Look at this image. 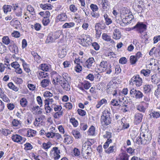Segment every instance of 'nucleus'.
Returning <instances> with one entry per match:
<instances>
[{"mask_svg": "<svg viewBox=\"0 0 160 160\" xmlns=\"http://www.w3.org/2000/svg\"><path fill=\"white\" fill-rule=\"evenodd\" d=\"M65 142L67 144H71L72 142V137L69 136H67L64 138Z\"/></svg>", "mask_w": 160, "mask_h": 160, "instance_id": "8fccbe9b", "label": "nucleus"}, {"mask_svg": "<svg viewBox=\"0 0 160 160\" xmlns=\"http://www.w3.org/2000/svg\"><path fill=\"white\" fill-rule=\"evenodd\" d=\"M67 19V17L66 14L62 13L58 15L57 17L56 22H58L59 21H65Z\"/></svg>", "mask_w": 160, "mask_h": 160, "instance_id": "9b49d317", "label": "nucleus"}, {"mask_svg": "<svg viewBox=\"0 0 160 160\" xmlns=\"http://www.w3.org/2000/svg\"><path fill=\"white\" fill-rule=\"evenodd\" d=\"M75 25V23L73 22H66L62 25V28H70L74 27Z\"/></svg>", "mask_w": 160, "mask_h": 160, "instance_id": "5701e85b", "label": "nucleus"}, {"mask_svg": "<svg viewBox=\"0 0 160 160\" xmlns=\"http://www.w3.org/2000/svg\"><path fill=\"white\" fill-rule=\"evenodd\" d=\"M132 28L135 29L138 33L142 34L146 30L147 26L142 22H138Z\"/></svg>", "mask_w": 160, "mask_h": 160, "instance_id": "20e7f679", "label": "nucleus"}, {"mask_svg": "<svg viewBox=\"0 0 160 160\" xmlns=\"http://www.w3.org/2000/svg\"><path fill=\"white\" fill-rule=\"evenodd\" d=\"M22 122L21 121L16 119H14L12 122L13 125L15 127H19L21 126Z\"/></svg>", "mask_w": 160, "mask_h": 160, "instance_id": "4c0bfd02", "label": "nucleus"}, {"mask_svg": "<svg viewBox=\"0 0 160 160\" xmlns=\"http://www.w3.org/2000/svg\"><path fill=\"white\" fill-rule=\"evenodd\" d=\"M92 144L90 142L87 141L83 144L82 148V151H83L87 149V147H88L90 145H91Z\"/></svg>", "mask_w": 160, "mask_h": 160, "instance_id": "603ef678", "label": "nucleus"}, {"mask_svg": "<svg viewBox=\"0 0 160 160\" xmlns=\"http://www.w3.org/2000/svg\"><path fill=\"white\" fill-rule=\"evenodd\" d=\"M45 109L46 111V113H50L51 111H52L53 110L52 108L49 106V105H47L46 103H45L44 105Z\"/></svg>", "mask_w": 160, "mask_h": 160, "instance_id": "37998d69", "label": "nucleus"}, {"mask_svg": "<svg viewBox=\"0 0 160 160\" xmlns=\"http://www.w3.org/2000/svg\"><path fill=\"white\" fill-rule=\"evenodd\" d=\"M36 132L32 129H29L27 131V136L28 137H32L36 134Z\"/></svg>", "mask_w": 160, "mask_h": 160, "instance_id": "f704fd0d", "label": "nucleus"}, {"mask_svg": "<svg viewBox=\"0 0 160 160\" xmlns=\"http://www.w3.org/2000/svg\"><path fill=\"white\" fill-rule=\"evenodd\" d=\"M0 95L1 98L4 102H8L9 101V99L7 97L6 95L3 92H1Z\"/></svg>", "mask_w": 160, "mask_h": 160, "instance_id": "3c124183", "label": "nucleus"}, {"mask_svg": "<svg viewBox=\"0 0 160 160\" xmlns=\"http://www.w3.org/2000/svg\"><path fill=\"white\" fill-rule=\"evenodd\" d=\"M103 16L105 20L106 24L107 25H108L112 23L111 19L108 18V16L107 14H104Z\"/></svg>", "mask_w": 160, "mask_h": 160, "instance_id": "7c9ffc66", "label": "nucleus"}, {"mask_svg": "<svg viewBox=\"0 0 160 160\" xmlns=\"http://www.w3.org/2000/svg\"><path fill=\"white\" fill-rule=\"evenodd\" d=\"M137 109L140 112H144L146 110L145 108L142 105H139L138 106Z\"/></svg>", "mask_w": 160, "mask_h": 160, "instance_id": "e2e57ef3", "label": "nucleus"}, {"mask_svg": "<svg viewBox=\"0 0 160 160\" xmlns=\"http://www.w3.org/2000/svg\"><path fill=\"white\" fill-rule=\"evenodd\" d=\"M33 27H34V28L37 31H39L40 30L41 28V25L39 23H36L35 24L34 26L32 25L31 28H33Z\"/></svg>", "mask_w": 160, "mask_h": 160, "instance_id": "bf43d9fd", "label": "nucleus"}, {"mask_svg": "<svg viewBox=\"0 0 160 160\" xmlns=\"http://www.w3.org/2000/svg\"><path fill=\"white\" fill-rule=\"evenodd\" d=\"M151 72V71L149 69H142L140 71V73L145 77H148Z\"/></svg>", "mask_w": 160, "mask_h": 160, "instance_id": "bb28decb", "label": "nucleus"}, {"mask_svg": "<svg viewBox=\"0 0 160 160\" xmlns=\"http://www.w3.org/2000/svg\"><path fill=\"white\" fill-rule=\"evenodd\" d=\"M113 38L115 39H118L121 36V32L117 28L115 29L113 33Z\"/></svg>", "mask_w": 160, "mask_h": 160, "instance_id": "2eb2a0df", "label": "nucleus"}, {"mask_svg": "<svg viewBox=\"0 0 160 160\" xmlns=\"http://www.w3.org/2000/svg\"><path fill=\"white\" fill-rule=\"evenodd\" d=\"M130 94L132 97L136 99L142 98L143 96V93L140 91L137 90L134 88H132L130 91Z\"/></svg>", "mask_w": 160, "mask_h": 160, "instance_id": "39448f33", "label": "nucleus"}, {"mask_svg": "<svg viewBox=\"0 0 160 160\" xmlns=\"http://www.w3.org/2000/svg\"><path fill=\"white\" fill-rule=\"evenodd\" d=\"M40 68L42 71L45 72L49 71L51 69V66L49 64H42L40 66Z\"/></svg>", "mask_w": 160, "mask_h": 160, "instance_id": "f8f14e48", "label": "nucleus"}, {"mask_svg": "<svg viewBox=\"0 0 160 160\" xmlns=\"http://www.w3.org/2000/svg\"><path fill=\"white\" fill-rule=\"evenodd\" d=\"M52 96L53 94L49 91L45 92L43 94V96L45 98H47V99H48V98H50L51 97H52Z\"/></svg>", "mask_w": 160, "mask_h": 160, "instance_id": "13d9d810", "label": "nucleus"}, {"mask_svg": "<svg viewBox=\"0 0 160 160\" xmlns=\"http://www.w3.org/2000/svg\"><path fill=\"white\" fill-rule=\"evenodd\" d=\"M151 134L150 133H140V135L137 137L136 143L138 144L146 145L149 143L152 139Z\"/></svg>", "mask_w": 160, "mask_h": 160, "instance_id": "f257e3e1", "label": "nucleus"}, {"mask_svg": "<svg viewBox=\"0 0 160 160\" xmlns=\"http://www.w3.org/2000/svg\"><path fill=\"white\" fill-rule=\"evenodd\" d=\"M70 122L74 127H77L78 124L77 121L75 120L74 118H72L70 119Z\"/></svg>", "mask_w": 160, "mask_h": 160, "instance_id": "0e129e2a", "label": "nucleus"}, {"mask_svg": "<svg viewBox=\"0 0 160 160\" xmlns=\"http://www.w3.org/2000/svg\"><path fill=\"white\" fill-rule=\"evenodd\" d=\"M67 54L66 50L62 48L59 51L58 56L61 58H64Z\"/></svg>", "mask_w": 160, "mask_h": 160, "instance_id": "412c9836", "label": "nucleus"}, {"mask_svg": "<svg viewBox=\"0 0 160 160\" xmlns=\"http://www.w3.org/2000/svg\"><path fill=\"white\" fill-rule=\"evenodd\" d=\"M27 10L32 15H35V12L33 7L30 5H28L27 7Z\"/></svg>", "mask_w": 160, "mask_h": 160, "instance_id": "473e14b6", "label": "nucleus"}, {"mask_svg": "<svg viewBox=\"0 0 160 160\" xmlns=\"http://www.w3.org/2000/svg\"><path fill=\"white\" fill-rule=\"evenodd\" d=\"M106 28L105 25L102 23L101 22L100 23H97L95 25V30H101L104 29H105Z\"/></svg>", "mask_w": 160, "mask_h": 160, "instance_id": "f3484780", "label": "nucleus"}, {"mask_svg": "<svg viewBox=\"0 0 160 160\" xmlns=\"http://www.w3.org/2000/svg\"><path fill=\"white\" fill-rule=\"evenodd\" d=\"M107 103V100L105 99H102L101 100L98 102V104L96 105V107L97 108H99L103 104H106Z\"/></svg>", "mask_w": 160, "mask_h": 160, "instance_id": "e433bc0d", "label": "nucleus"}, {"mask_svg": "<svg viewBox=\"0 0 160 160\" xmlns=\"http://www.w3.org/2000/svg\"><path fill=\"white\" fill-rule=\"evenodd\" d=\"M24 149L26 150H30L33 148L32 146L29 143H26L24 145Z\"/></svg>", "mask_w": 160, "mask_h": 160, "instance_id": "6e6d98bb", "label": "nucleus"}, {"mask_svg": "<svg viewBox=\"0 0 160 160\" xmlns=\"http://www.w3.org/2000/svg\"><path fill=\"white\" fill-rule=\"evenodd\" d=\"M72 133L76 138H79L81 136L80 132L77 130H73L72 131Z\"/></svg>", "mask_w": 160, "mask_h": 160, "instance_id": "c03bdc74", "label": "nucleus"}, {"mask_svg": "<svg viewBox=\"0 0 160 160\" xmlns=\"http://www.w3.org/2000/svg\"><path fill=\"white\" fill-rule=\"evenodd\" d=\"M116 149V146L114 144L110 146L107 149L105 150V152L107 153H110L115 152Z\"/></svg>", "mask_w": 160, "mask_h": 160, "instance_id": "a211bd4d", "label": "nucleus"}, {"mask_svg": "<svg viewBox=\"0 0 160 160\" xmlns=\"http://www.w3.org/2000/svg\"><path fill=\"white\" fill-rule=\"evenodd\" d=\"M35 121L34 122L33 124L36 126H38L40 123V122H42V119L41 117H39L35 119Z\"/></svg>", "mask_w": 160, "mask_h": 160, "instance_id": "5fc2aeb1", "label": "nucleus"}, {"mask_svg": "<svg viewBox=\"0 0 160 160\" xmlns=\"http://www.w3.org/2000/svg\"><path fill=\"white\" fill-rule=\"evenodd\" d=\"M40 5V7L44 10L47 9L51 10L52 9L51 5L49 4H41Z\"/></svg>", "mask_w": 160, "mask_h": 160, "instance_id": "cd10ccee", "label": "nucleus"}, {"mask_svg": "<svg viewBox=\"0 0 160 160\" xmlns=\"http://www.w3.org/2000/svg\"><path fill=\"white\" fill-rule=\"evenodd\" d=\"M69 81L64 80L61 84V86L66 91H68L70 89V86L68 83Z\"/></svg>", "mask_w": 160, "mask_h": 160, "instance_id": "dca6fc26", "label": "nucleus"}, {"mask_svg": "<svg viewBox=\"0 0 160 160\" xmlns=\"http://www.w3.org/2000/svg\"><path fill=\"white\" fill-rule=\"evenodd\" d=\"M60 150L58 147H53L51 151L50 155L54 160L58 159L60 157Z\"/></svg>", "mask_w": 160, "mask_h": 160, "instance_id": "423d86ee", "label": "nucleus"}, {"mask_svg": "<svg viewBox=\"0 0 160 160\" xmlns=\"http://www.w3.org/2000/svg\"><path fill=\"white\" fill-rule=\"evenodd\" d=\"M152 86V85L146 84L144 86L143 89L145 93H148L150 92Z\"/></svg>", "mask_w": 160, "mask_h": 160, "instance_id": "aec40b11", "label": "nucleus"}, {"mask_svg": "<svg viewBox=\"0 0 160 160\" xmlns=\"http://www.w3.org/2000/svg\"><path fill=\"white\" fill-rule=\"evenodd\" d=\"M90 7L92 11V12H96L97 11L98 9V8L97 5L93 4H91Z\"/></svg>", "mask_w": 160, "mask_h": 160, "instance_id": "774afa93", "label": "nucleus"}, {"mask_svg": "<svg viewBox=\"0 0 160 160\" xmlns=\"http://www.w3.org/2000/svg\"><path fill=\"white\" fill-rule=\"evenodd\" d=\"M112 142L111 139H108L107 141L104 143L103 147L104 149H106L108 147L109 144Z\"/></svg>", "mask_w": 160, "mask_h": 160, "instance_id": "680f3d73", "label": "nucleus"}, {"mask_svg": "<svg viewBox=\"0 0 160 160\" xmlns=\"http://www.w3.org/2000/svg\"><path fill=\"white\" fill-rule=\"evenodd\" d=\"M110 65L108 64L107 61H102L100 63V66L101 67L103 68L102 70L104 72V70H106V68L108 67V66Z\"/></svg>", "mask_w": 160, "mask_h": 160, "instance_id": "a878e982", "label": "nucleus"}, {"mask_svg": "<svg viewBox=\"0 0 160 160\" xmlns=\"http://www.w3.org/2000/svg\"><path fill=\"white\" fill-rule=\"evenodd\" d=\"M86 44L87 46L91 44L92 43V40L90 37V36L88 35H83Z\"/></svg>", "mask_w": 160, "mask_h": 160, "instance_id": "4be33fe9", "label": "nucleus"}, {"mask_svg": "<svg viewBox=\"0 0 160 160\" xmlns=\"http://www.w3.org/2000/svg\"><path fill=\"white\" fill-rule=\"evenodd\" d=\"M63 115L62 111H60L55 113L53 115V117L56 119H59Z\"/></svg>", "mask_w": 160, "mask_h": 160, "instance_id": "c85d7f7f", "label": "nucleus"}, {"mask_svg": "<svg viewBox=\"0 0 160 160\" xmlns=\"http://www.w3.org/2000/svg\"><path fill=\"white\" fill-rule=\"evenodd\" d=\"M55 74L54 77L55 79H53V82H54V83H56L55 82V80H56V82L59 83L60 85H61V84L63 82H62L64 80H63V78L61 76L57 74L56 72H55Z\"/></svg>", "mask_w": 160, "mask_h": 160, "instance_id": "4468645a", "label": "nucleus"}, {"mask_svg": "<svg viewBox=\"0 0 160 160\" xmlns=\"http://www.w3.org/2000/svg\"><path fill=\"white\" fill-rule=\"evenodd\" d=\"M20 104L22 107H25L28 104V101L27 99L24 98H22L20 100Z\"/></svg>", "mask_w": 160, "mask_h": 160, "instance_id": "58836bf2", "label": "nucleus"}, {"mask_svg": "<svg viewBox=\"0 0 160 160\" xmlns=\"http://www.w3.org/2000/svg\"><path fill=\"white\" fill-rule=\"evenodd\" d=\"M51 83L49 79H46L43 80L41 82V85L43 88H45Z\"/></svg>", "mask_w": 160, "mask_h": 160, "instance_id": "6ab92c4d", "label": "nucleus"}, {"mask_svg": "<svg viewBox=\"0 0 160 160\" xmlns=\"http://www.w3.org/2000/svg\"><path fill=\"white\" fill-rule=\"evenodd\" d=\"M95 133V128L93 126H92L88 130V134L93 135Z\"/></svg>", "mask_w": 160, "mask_h": 160, "instance_id": "de8ad7c7", "label": "nucleus"}, {"mask_svg": "<svg viewBox=\"0 0 160 160\" xmlns=\"http://www.w3.org/2000/svg\"><path fill=\"white\" fill-rule=\"evenodd\" d=\"M55 40V39L53 36V33L51 32L48 34L46 42L47 43L52 42Z\"/></svg>", "mask_w": 160, "mask_h": 160, "instance_id": "ddd939ff", "label": "nucleus"}, {"mask_svg": "<svg viewBox=\"0 0 160 160\" xmlns=\"http://www.w3.org/2000/svg\"><path fill=\"white\" fill-rule=\"evenodd\" d=\"M110 110L109 109H106L102 112L101 116L100 122L102 125L106 126L109 125L111 122Z\"/></svg>", "mask_w": 160, "mask_h": 160, "instance_id": "f03ea898", "label": "nucleus"}, {"mask_svg": "<svg viewBox=\"0 0 160 160\" xmlns=\"http://www.w3.org/2000/svg\"><path fill=\"white\" fill-rule=\"evenodd\" d=\"M102 7L103 9H107L108 8V2L107 0H102Z\"/></svg>", "mask_w": 160, "mask_h": 160, "instance_id": "72a5a7b5", "label": "nucleus"}, {"mask_svg": "<svg viewBox=\"0 0 160 160\" xmlns=\"http://www.w3.org/2000/svg\"><path fill=\"white\" fill-rule=\"evenodd\" d=\"M143 115L140 113H136L134 115V123L135 124L139 123L142 121Z\"/></svg>", "mask_w": 160, "mask_h": 160, "instance_id": "9d476101", "label": "nucleus"}, {"mask_svg": "<svg viewBox=\"0 0 160 160\" xmlns=\"http://www.w3.org/2000/svg\"><path fill=\"white\" fill-rule=\"evenodd\" d=\"M129 82L130 84L132 83V85H135L137 87L141 86L143 82L142 78L138 75L133 76L130 80Z\"/></svg>", "mask_w": 160, "mask_h": 160, "instance_id": "7ed1b4c3", "label": "nucleus"}, {"mask_svg": "<svg viewBox=\"0 0 160 160\" xmlns=\"http://www.w3.org/2000/svg\"><path fill=\"white\" fill-rule=\"evenodd\" d=\"M42 22L44 26H47L50 22L49 19L48 17L44 18L42 20Z\"/></svg>", "mask_w": 160, "mask_h": 160, "instance_id": "052dcab7", "label": "nucleus"}, {"mask_svg": "<svg viewBox=\"0 0 160 160\" xmlns=\"http://www.w3.org/2000/svg\"><path fill=\"white\" fill-rule=\"evenodd\" d=\"M102 38L104 40L107 42L110 41L111 40L110 36L105 33L102 34Z\"/></svg>", "mask_w": 160, "mask_h": 160, "instance_id": "a18cd8bd", "label": "nucleus"}, {"mask_svg": "<svg viewBox=\"0 0 160 160\" xmlns=\"http://www.w3.org/2000/svg\"><path fill=\"white\" fill-rule=\"evenodd\" d=\"M79 43L83 47H86L87 46V44H86L85 41L84 37H83L82 39H79Z\"/></svg>", "mask_w": 160, "mask_h": 160, "instance_id": "338daca9", "label": "nucleus"}, {"mask_svg": "<svg viewBox=\"0 0 160 160\" xmlns=\"http://www.w3.org/2000/svg\"><path fill=\"white\" fill-rule=\"evenodd\" d=\"M4 12L7 13L8 12H9L11 10V6L10 5H4L3 7Z\"/></svg>", "mask_w": 160, "mask_h": 160, "instance_id": "2f4dec72", "label": "nucleus"}, {"mask_svg": "<svg viewBox=\"0 0 160 160\" xmlns=\"http://www.w3.org/2000/svg\"><path fill=\"white\" fill-rule=\"evenodd\" d=\"M62 34V32L60 31H58L53 33V36L55 40L58 39Z\"/></svg>", "mask_w": 160, "mask_h": 160, "instance_id": "a19ab883", "label": "nucleus"}, {"mask_svg": "<svg viewBox=\"0 0 160 160\" xmlns=\"http://www.w3.org/2000/svg\"><path fill=\"white\" fill-rule=\"evenodd\" d=\"M8 86L9 88L15 91H17L18 90V88L15 86L12 82L9 83L8 84Z\"/></svg>", "mask_w": 160, "mask_h": 160, "instance_id": "49530a36", "label": "nucleus"}, {"mask_svg": "<svg viewBox=\"0 0 160 160\" xmlns=\"http://www.w3.org/2000/svg\"><path fill=\"white\" fill-rule=\"evenodd\" d=\"M137 61V59L135 56H131L130 57V61L132 64H134Z\"/></svg>", "mask_w": 160, "mask_h": 160, "instance_id": "69168bd1", "label": "nucleus"}, {"mask_svg": "<svg viewBox=\"0 0 160 160\" xmlns=\"http://www.w3.org/2000/svg\"><path fill=\"white\" fill-rule=\"evenodd\" d=\"M2 42L6 45H8L9 43H10V40L8 36H4L2 38Z\"/></svg>", "mask_w": 160, "mask_h": 160, "instance_id": "79ce46f5", "label": "nucleus"}, {"mask_svg": "<svg viewBox=\"0 0 160 160\" xmlns=\"http://www.w3.org/2000/svg\"><path fill=\"white\" fill-rule=\"evenodd\" d=\"M48 73L43 72H40L39 73V76L38 78L39 79H41L42 78H46L48 76Z\"/></svg>", "mask_w": 160, "mask_h": 160, "instance_id": "c9c22d12", "label": "nucleus"}, {"mask_svg": "<svg viewBox=\"0 0 160 160\" xmlns=\"http://www.w3.org/2000/svg\"><path fill=\"white\" fill-rule=\"evenodd\" d=\"M129 155L126 153H122L120 156V160H129Z\"/></svg>", "mask_w": 160, "mask_h": 160, "instance_id": "4d7b16f0", "label": "nucleus"}, {"mask_svg": "<svg viewBox=\"0 0 160 160\" xmlns=\"http://www.w3.org/2000/svg\"><path fill=\"white\" fill-rule=\"evenodd\" d=\"M62 76L63 80H65V81H70L71 80L70 78L67 73H63Z\"/></svg>", "mask_w": 160, "mask_h": 160, "instance_id": "09e8293b", "label": "nucleus"}, {"mask_svg": "<svg viewBox=\"0 0 160 160\" xmlns=\"http://www.w3.org/2000/svg\"><path fill=\"white\" fill-rule=\"evenodd\" d=\"M55 101L54 100L53 98H48L44 100V103H46L48 105H51L55 103Z\"/></svg>", "mask_w": 160, "mask_h": 160, "instance_id": "c756f323", "label": "nucleus"}, {"mask_svg": "<svg viewBox=\"0 0 160 160\" xmlns=\"http://www.w3.org/2000/svg\"><path fill=\"white\" fill-rule=\"evenodd\" d=\"M94 62L93 58H89L84 63V66L88 69H92L94 66Z\"/></svg>", "mask_w": 160, "mask_h": 160, "instance_id": "0eeeda50", "label": "nucleus"}, {"mask_svg": "<svg viewBox=\"0 0 160 160\" xmlns=\"http://www.w3.org/2000/svg\"><path fill=\"white\" fill-rule=\"evenodd\" d=\"M12 138L14 142H20L21 143L24 142L26 140V139L25 138H22L20 136L17 134L12 135Z\"/></svg>", "mask_w": 160, "mask_h": 160, "instance_id": "6e6552de", "label": "nucleus"}, {"mask_svg": "<svg viewBox=\"0 0 160 160\" xmlns=\"http://www.w3.org/2000/svg\"><path fill=\"white\" fill-rule=\"evenodd\" d=\"M52 144L50 142H48L47 143H43L42 145V147L43 148L45 149L46 151H47L48 149H49L51 146Z\"/></svg>", "mask_w": 160, "mask_h": 160, "instance_id": "ea45409f", "label": "nucleus"}, {"mask_svg": "<svg viewBox=\"0 0 160 160\" xmlns=\"http://www.w3.org/2000/svg\"><path fill=\"white\" fill-rule=\"evenodd\" d=\"M32 55L34 58V60L39 63L40 62V61L42 59L41 57L39 56L37 53L33 52L32 53Z\"/></svg>", "mask_w": 160, "mask_h": 160, "instance_id": "393cba45", "label": "nucleus"}, {"mask_svg": "<svg viewBox=\"0 0 160 160\" xmlns=\"http://www.w3.org/2000/svg\"><path fill=\"white\" fill-rule=\"evenodd\" d=\"M8 48L11 52L15 54H17L18 52V48L13 41L10 42L8 46Z\"/></svg>", "mask_w": 160, "mask_h": 160, "instance_id": "1a4fd4ad", "label": "nucleus"}, {"mask_svg": "<svg viewBox=\"0 0 160 160\" xmlns=\"http://www.w3.org/2000/svg\"><path fill=\"white\" fill-rule=\"evenodd\" d=\"M149 115L151 117H153L154 118H158L160 116V114L159 112L153 111Z\"/></svg>", "mask_w": 160, "mask_h": 160, "instance_id": "864d4df0", "label": "nucleus"}, {"mask_svg": "<svg viewBox=\"0 0 160 160\" xmlns=\"http://www.w3.org/2000/svg\"><path fill=\"white\" fill-rule=\"evenodd\" d=\"M125 18L126 19V21H127L128 23H131L130 22L133 18V16L132 15L131 12H129L128 14H126Z\"/></svg>", "mask_w": 160, "mask_h": 160, "instance_id": "b1692460", "label": "nucleus"}]
</instances>
